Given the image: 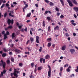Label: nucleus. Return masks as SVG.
Returning a JSON list of instances; mask_svg holds the SVG:
<instances>
[{"label":"nucleus","mask_w":78,"mask_h":78,"mask_svg":"<svg viewBox=\"0 0 78 78\" xmlns=\"http://www.w3.org/2000/svg\"><path fill=\"white\" fill-rule=\"evenodd\" d=\"M0 62H1V63H0V66H2L3 68L5 69V67H6V62H3L2 60H1Z\"/></svg>","instance_id":"nucleus-1"},{"label":"nucleus","mask_w":78,"mask_h":78,"mask_svg":"<svg viewBox=\"0 0 78 78\" xmlns=\"http://www.w3.org/2000/svg\"><path fill=\"white\" fill-rule=\"evenodd\" d=\"M7 23H8L9 25L11 23V25H13L14 23V20L12 19L11 20L9 18L8 19Z\"/></svg>","instance_id":"nucleus-2"},{"label":"nucleus","mask_w":78,"mask_h":78,"mask_svg":"<svg viewBox=\"0 0 78 78\" xmlns=\"http://www.w3.org/2000/svg\"><path fill=\"white\" fill-rule=\"evenodd\" d=\"M48 68H49V70L48 72V76L49 77H51V68L50 67V65H48Z\"/></svg>","instance_id":"nucleus-3"},{"label":"nucleus","mask_w":78,"mask_h":78,"mask_svg":"<svg viewBox=\"0 0 78 78\" xmlns=\"http://www.w3.org/2000/svg\"><path fill=\"white\" fill-rule=\"evenodd\" d=\"M12 50L13 51H15L16 53L19 54L20 53V51L16 48L12 49Z\"/></svg>","instance_id":"nucleus-4"},{"label":"nucleus","mask_w":78,"mask_h":78,"mask_svg":"<svg viewBox=\"0 0 78 78\" xmlns=\"http://www.w3.org/2000/svg\"><path fill=\"white\" fill-rule=\"evenodd\" d=\"M67 2L68 3H69V5L71 7H72L73 6V5L72 3V1H70V0H66Z\"/></svg>","instance_id":"nucleus-5"},{"label":"nucleus","mask_w":78,"mask_h":78,"mask_svg":"<svg viewBox=\"0 0 78 78\" xmlns=\"http://www.w3.org/2000/svg\"><path fill=\"white\" fill-rule=\"evenodd\" d=\"M74 10L76 12L77 16H78V7H75L73 8Z\"/></svg>","instance_id":"nucleus-6"},{"label":"nucleus","mask_w":78,"mask_h":78,"mask_svg":"<svg viewBox=\"0 0 78 78\" xmlns=\"http://www.w3.org/2000/svg\"><path fill=\"white\" fill-rule=\"evenodd\" d=\"M45 59H44L43 58H41L40 59V61L41 62V63H42V61L43 62V63H45Z\"/></svg>","instance_id":"nucleus-7"},{"label":"nucleus","mask_w":78,"mask_h":78,"mask_svg":"<svg viewBox=\"0 0 78 78\" xmlns=\"http://www.w3.org/2000/svg\"><path fill=\"white\" fill-rule=\"evenodd\" d=\"M36 42L37 43H39V37L38 36H37L36 37Z\"/></svg>","instance_id":"nucleus-8"},{"label":"nucleus","mask_w":78,"mask_h":78,"mask_svg":"<svg viewBox=\"0 0 78 78\" xmlns=\"http://www.w3.org/2000/svg\"><path fill=\"white\" fill-rule=\"evenodd\" d=\"M66 47L67 46L66 45V44H64L63 46L62 47V50H65Z\"/></svg>","instance_id":"nucleus-9"},{"label":"nucleus","mask_w":78,"mask_h":78,"mask_svg":"<svg viewBox=\"0 0 78 78\" xmlns=\"http://www.w3.org/2000/svg\"><path fill=\"white\" fill-rule=\"evenodd\" d=\"M16 24L17 25V27H18L19 29H21L22 28V27H23V25L19 26V24L18 22H17L16 23Z\"/></svg>","instance_id":"nucleus-10"},{"label":"nucleus","mask_w":78,"mask_h":78,"mask_svg":"<svg viewBox=\"0 0 78 78\" xmlns=\"http://www.w3.org/2000/svg\"><path fill=\"white\" fill-rule=\"evenodd\" d=\"M73 2V3H74L75 5H77L78 2L76 1L75 0H71Z\"/></svg>","instance_id":"nucleus-11"},{"label":"nucleus","mask_w":78,"mask_h":78,"mask_svg":"<svg viewBox=\"0 0 78 78\" xmlns=\"http://www.w3.org/2000/svg\"><path fill=\"white\" fill-rule=\"evenodd\" d=\"M71 53L72 54H73V53H74V52H75V49H70V50Z\"/></svg>","instance_id":"nucleus-12"},{"label":"nucleus","mask_w":78,"mask_h":78,"mask_svg":"<svg viewBox=\"0 0 78 78\" xmlns=\"http://www.w3.org/2000/svg\"><path fill=\"white\" fill-rule=\"evenodd\" d=\"M50 58V55H46L45 56V59H49Z\"/></svg>","instance_id":"nucleus-13"},{"label":"nucleus","mask_w":78,"mask_h":78,"mask_svg":"<svg viewBox=\"0 0 78 78\" xmlns=\"http://www.w3.org/2000/svg\"><path fill=\"white\" fill-rule=\"evenodd\" d=\"M55 30H59V27L58 26H57L55 27L54 28Z\"/></svg>","instance_id":"nucleus-14"},{"label":"nucleus","mask_w":78,"mask_h":78,"mask_svg":"<svg viewBox=\"0 0 78 78\" xmlns=\"http://www.w3.org/2000/svg\"><path fill=\"white\" fill-rule=\"evenodd\" d=\"M15 37H16V36H15V33H13L12 35V39H14Z\"/></svg>","instance_id":"nucleus-15"},{"label":"nucleus","mask_w":78,"mask_h":78,"mask_svg":"<svg viewBox=\"0 0 78 78\" xmlns=\"http://www.w3.org/2000/svg\"><path fill=\"white\" fill-rule=\"evenodd\" d=\"M7 38V34H5L4 35V39L5 40V39H6Z\"/></svg>","instance_id":"nucleus-16"},{"label":"nucleus","mask_w":78,"mask_h":78,"mask_svg":"<svg viewBox=\"0 0 78 78\" xmlns=\"http://www.w3.org/2000/svg\"><path fill=\"white\" fill-rule=\"evenodd\" d=\"M31 12H30L27 15V17H30V16H31Z\"/></svg>","instance_id":"nucleus-17"},{"label":"nucleus","mask_w":78,"mask_h":78,"mask_svg":"<svg viewBox=\"0 0 78 78\" xmlns=\"http://www.w3.org/2000/svg\"><path fill=\"white\" fill-rule=\"evenodd\" d=\"M42 66H39L37 68L38 70H42Z\"/></svg>","instance_id":"nucleus-18"},{"label":"nucleus","mask_w":78,"mask_h":78,"mask_svg":"<svg viewBox=\"0 0 78 78\" xmlns=\"http://www.w3.org/2000/svg\"><path fill=\"white\" fill-rule=\"evenodd\" d=\"M13 74L14 76H15L16 77V78H17V77H18V75H17V74L15 72H14V73H13Z\"/></svg>","instance_id":"nucleus-19"},{"label":"nucleus","mask_w":78,"mask_h":78,"mask_svg":"<svg viewBox=\"0 0 78 78\" xmlns=\"http://www.w3.org/2000/svg\"><path fill=\"white\" fill-rule=\"evenodd\" d=\"M10 60L11 61H12V62H14V58H13V57L11 58Z\"/></svg>","instance_id":"nucleus-20"},{"label":"nucleus","mask_w":78,"mask_h":78,"mask_svg":"<svg viewBox=\"0 0 78 78\" xmlns=\"http://www.w3.org/2000/svg\"><path fill=\"white\" fill-rule=\"evenodd\" d=\"M60 2H61V4L62 5L64 6V1L62 0H60Z\"/></svg>","instance_id":"nucleus-21"},{"label":"nucleus","mask_w":78,"mask_h":78,"mask_svg":"<svg viewBox=\"0 0 78 78\" xmlns=\"http://www.w3.org/2000/svg\"><path fill=\"white\" fill-rule=\"evenodd\" d=\"M6 62L7 64H10V63H11V61H10V60H7L6 61Z\"/></svg>","instance_id":"nucleus-22"},{"label":"nucleus","mask_w":78,"mask_h":78,"mask_svg":"<svg viewBox=\"0 0 78 78\" xmlns=\"http://www.w3.org/2000/svg\"><path fill=\"white\" fill-rule=\"evenodd\" d=\"M30 40L31 42H33L34 41V38L32 37H30Z\"/></svg>","instance_id":"nucleus-23"},{"label":"nucleus","mask_w":78,"mask_h":78,"mask_svg":"<svg viewBox=\"0 0 78 78\" xmlns=\"http://www.w3.org/2000/svg\"><path fill=\"white\" fill-rule=\"evenodd\" d=\"M2 56L3 57V58L5 57V56H6V54L5 53H3L2 54Z\"/></svg>","instance_id":"nucleus-24"},{"label":"nucleus","mask_w":78,"mask_h":78,"mask_svg":"<svg viewBox=\"0 0 78 78\" xmlns=\"http://www.w3.org/2000/svg\"><path fill=\"white\" fill-rule=\"evenodd\" d=\"M47 19L48 20V21H50L51 20V18H50V17L48 16L47 17Z\"/></svg>","instance_id":"nucleus-25"},{"label":"nucleus","mask_w":78,"mask_h":78,"mask_svg":"<svg viewBox=\"0 0 78 78\" xmlns=\"http://www.w3.org/2000/svg\"><path fill=\"white\" fill-rule=\"evenodd\" d=\"M55 10L56 11H57V12H59V8L57 7H55Z\"/></svg>","instance_id":"nucleus-26"},{"label":"nucleus","mask_w":78,"mask_h":78,"mask_svg":"<svg viewBox=\"0 0 78 78\" xmlns=\"http://www.w3.org/2000/svg\"><path fill=\"white\" fill-rule=\"evenodd\" d=\"M6 69H4L3 72H1L2 73H3L4 74H5L6 73Z\"/></svg>","instance_id":"nucleus-27"},{"label":"nucleus","mask_w":78,"mask_h":78,"mask_svg":"<svg viewBox=\"0 0 78 78\" xmlns=\"http://www.w3.org/2000/svg\"><path fill=\"white\" fill-rule=\"evenodd\" d=\"M1 1L2 3V2L3 3H5L6 2V1L5 0H4V1H3V0H0V1Z\"/></svg>","instance_id":"nucleus-28"},{"label":"nucleus","mask_w":78,"mask_h":78,"mask_svg":"<svg viewBox=\"0 0 78 78\" xmlns=\"http://www.w3.org/2000/svg\"><path fill=\"white\" fill-rule=\"evenodd\" d=\"M51 43H48V47H50L51 46Z\"/></svg>","instance_id":"nucleus-29"},{"label":"nucleus","mask_w":78,"mask_h":78,"mask_svg":"<svg viewBox=\"0 0 78 78\" xmlns=\"http://www.w3.org/2000/svg\"><path fill=\"white\" fill-rule=\"evenodd\" d=\"M8 28H9V29H12V26L11 25H10L8 27Z\"/></svg>","instance_id":"nucleus-30"},{"label":"nucleus","mask_w":78,"mask_h":78,"mask_svg":"<svg viewBox=\"0 0 78 78\" xmlns=\"http://www.w3.org/2000/svg\"><path fill=\"white\" fill-rule=\"evenodd\" d=\"M49 5L50 6H53V5H54V4L52 2H50Z\"/></svg>","instance_id":"nucleus-31"},{"label":"nucleus","mask_w":78,"mask_h":78,"mask_svg":"<svg viewBox=\"0 0 78 78\" xmlns=\"http://www.w3.org/2000/svg\"><path fill=\"white\" fill-rule=\"evenodd\" d=\"M42 24L43 27H45V21H43Z\"/></svg>","instance_id":"nucleus-32"},{"label":"nucleus","mask_w":78,"mask_h":78,"mask_svg":"<svg viewBox=\"0 0 78 78\" xmlns=\"http://www.w3.org/2000/svg\"><path fill=\"white\" fill-rule=\"evenodd\" d=\"M16 70L17 69H14L15 71L14 72H15V73H19V72L18 71H16Z\"/></svg>","instance_id":"nucleus-33"},{"label":"nucleus","mask_w":78,"mask_h":78,"mask_svg":"<svg viewBox=\"0 0 78 78\" xmlns=\"http://www.w3.org/2000/svg\"><path fill=\"white\" fill-rule=\"evenodd\" d=\"M40 49H39V51L40 52H41L42 51V47H40Z\"/></svg>","instance_id":"nucleus-34"},{"label":"nucleus","mask_w":78,"mask_h":78,"mask_svg":"<svg viewBox=\"0 0 78 78\" xmlns=\"http://www.w3.org/2000/svg\"><path fill=\"white\" fill-rule=\"evenodd\" d=\"M77 69H75V72H78V66H76Z\"/></svg>","instance_id":"nucleus-35"},{"label":"nucleus","mask_w":78,"mask_h":78,"mask_svg":"<svg viewBox=\"0 0 78 78\" xmlns=\"http://www.w3.org/2000/svg\"><path fill=\"white\" fill-rule=\"evenodd\" d=\"M6 16H7V13L5 12L4 13V17H6Z\"/></svg>","instance_id":"nucleus-36"},{"label":"nucleus","mask_w":78,"mask_h":78,"mask_svg":"<svg viewBox=\"0 0 78 78\" xmlns=\"http://www.w3.org/2000/svg\"><path fill=\"white\" fill-rule=\"evenodd\" d=\"M27 48L28 51H31V48H28V47H27Z\"/></svg>","instance_id":"nucleus-37"},{"label":"nucleus","mask_w":78,"mask_h":78,"mask_svg":"<svg viewBox=\"0 0 78 78\" xmlns=\"http://www.w3.org/2000/svg\"><path fill=\"white\" fill-rule=\"evenodd\" d=\"M65 35L66 37H69V34L68 33H66L65 34Z\"/></svg>","instance_id":"nucleus-38"},{"label":"nucleus","mask_w":78,"mask_h":78,"mask_svg":"<svg viewBox=\"0 0 78 78\" xmlns=\"http://www.w3.org/2000/svg\"><path fill=\"white\" fill-rule=\"evenodd\" d=\"M59 75L61 77L62 76V72H60L59 73Z\"/></svg>","instance_id":"nucleus-39"},{"label":"nucleus","mask_w":78,"mask_h":78,"mask_svg":"<svg viewBox=\"0 0 78 78\" xmlns=\"http://www.w3.org/2000/svg\"><path fill=\"white\" fill-rule=\"evenodd\" d=\"M5 6V4H3L2 6L1 7V8H3Z\"/></svg>","instance_id":"nucleus-40"},{"label":"nucleus","mask_w":78,"mask_h":78,"mask_svg":"<svg viewBox=\"0 0 78 78\" xmlns=\"http://www.w3.org/2000/svg\"><path fill=\"white\" fill-rule=\"evenodd\" d=\"M9 15L10 16H11V17H14V15H12L11 14V13H9Z\"/></svg>","instance_id":"nucleus-41"},{"label":"nucleus","mask_w":78,"mask_h":78,"mask_svg":"<svg viewBox=\"0 0 78 78\" xmlns=\"http://www.w3.org/2000/svg\"><path fill=\"white\" fill-rule=\"evenodd\" d=\"M48 13V11L46 10L45 12V13H44V15H46V14H47Z\"/></svg>","instance_id":"nucleus-42"},{"label":"nucleus","mask_w":78,"mask_h":78,"mask_svg":"<svg viewBox=\"0 0 78 78\" xmlns=\"http://www.w3.org/2000/svg\"><path fill=\"white\" fill-rule=\"evenodd\" d=\"M68 66H69V64H66V65H64V67H68Z\"/></svg>","instance_id":"nucleus-43"},{"label":"nucleus","mask_w":78,"mask_h":78,"mask_svg":"<svg viewBox=\"0 0 78 78\" xmlns=\"http://www.w3.org/2000/svg\"><path fill=\"white\" fill-rule=\"evenodd\" d=\"M64 16H63V15H61L60 17L61 19H63V18H64Z\"/></svg>","instance_id":"nucleus-44"},{"label":"nucleus","mask_w":78,"mask_h":78,"mask_svg":"<svg viewBox=\"0 0 78 78\" xmlns=\"http://www.w3.org/2000/svg\"><path fill=\"white\" fill-rule=\"evenodd\" d=\"M25 54H27V55H30V52H25Z\"/></svg>","instance_id":"nucleus-45"},{"label":"nucleus","mask_w":78,"mask_h":78,"mask_svg":"<svg viewBox=\"0 0 78 78\" xmlns=\"http://www.w3.org/2000/svg\"><path fill=\"white\" fill-rule=\"evenodd\" d=\"M62 70H63V67H61L60 68V72H62Z\"/></svg>","instance_id":"nucleus-46"},{"label":"nucleus","mask_w":78,"mask_h":78,"mask_svg":"<svg viewBox=\"0 0 78 78\" xmlns=\"http://www.w3.org/2000/svg\"><path fill=\"white\" fill-rule=\"evenodd\" d=\"M6 34H7V35H9V31H7L6 32Z\"/></svg>","instance_id":"nucleus-47"},{"label":"nucleus","mask_w":78,"mask_h":78,"mask_svg":"<svg viewBox=\"0 0 78 78\" xmlns=\"http://www.w3.org/2000/svg\"><path fill=\"white\" fill-rule=\"evenodd\" d=\"M3 49L5 52H6V51H7V50H6L5 48H4Z\"/></svg>","instance_id":"nucleus-48"},{"label":"nucleus","mask_w":78,"mask_h":78,"mask_svg":"<svg viewBox=\"0 0 78 78\" xmlns=\"http://www.w3.org/2000/svg\"><path fill=\"white\" fill-rule=\"evenodd\" d=\"M34 63H31V66L32 67H33V66H34Z\"/></svg>","instance_id":"nucleus-49"},{"label":"nucleus","mask_w":78,"mask_h":78,"mask_svg":"<svg viewBox=\"0 0 78 78\" xmlns=\"http://www.w3.org/2000/svg\"><path fill=\"white\" fill-rule=\"evenodd\" d=\"M5 5L6 6H7V7H9V5L8 3H6L5 4Z\"/></svg>","instance_id":"nucleus-50"},{"label":"nucleus","mask_w":78,"mask_h":78,"mask_svg":"<svg viewBox=\"0 0 78 78\" xmlns=\"http://www.w3.org/2000/svg\"><path fill=\"white\" fill-rule=\"evenodd\" d=\"M9 28H8V27H5V31H7V30H8V29H9Z\"/></svg>","instance_id":"nucleus-51"},{"label":"nucleus","mask_w":78,"mask_h":78,"mask_svg":"<svg viewBox=\"0 0 78 78\" xmlns=\"http://www.w3.org/2000/svg\"><path fill=\"white\" fill-rule=\"evenodd\" d=\"M56 14L57 16H59V15H60V13L59 12H57Z\"/></svg>","instance_id":"nucleus-52"},{"label":"nucleus","mask_w":78,"mask_h":78,"mask_svg":"<svg viewBox=\"0 0 78 78\" xmlns=\"http://www.w3.org/2000/svg\"><path fill=\"white\" fill-rule=\"evenodd\" d=\"M25 6L26 8H28V4H25Z\"/></svg>","instance_id":"nucleus-53"},{"label":"nucleus","mask_w":78,"mask_h":78,"mask_svg":"<svg viewBox=\"0 0 78 78\" xmlns=\"http://www.w3.org/2000/svg\"><path fill=\"white\" fill-rule=\"evenodd\" d=\"M70 69L69 68H68L66 69V71L67 72H70Z\"/></svg>","instance_id":"nucleus-54"},{"label":"nucleus","mask_w":78,"mask_h":78,"mask_svg":"<svg viewBox=\"0 0 78 78\" xmlns=\"http://www.w3.org/2000/svg\"><path fill=\"white\" fill-rule=\"evenodd\" d=\"M3 15H2V13H1V12H0V17L1 18L2 17H3Z\"/></svg>","instance_id":"nucleus-55"},{"label":"nucleus","mask_w":78,"mask_h":78,"mask_svg":"<svg viewBox=\"0 0 78 78\" xmlns=\"http://www.w3.org/2000/svg\"><path fill=\"white\" fill-rule=\"evenodd\" d=\"M30 78H34V76L32 75H31L30 76Z\"/></svg>","instance_id":"nucleus-56"},{"label":"nucleus","mask_w":78,"mask_h":78,"mask_svg":"<svg viewBox=\"0 0 78 78\" xmlns=\"http://www.w3.org/2000/svg\"><path fill=\"white\" fill-rule=\"evenodd\" d=\"M44 1L45 2H46V3H49V1L48 0H44Z\"/></svg>","instance_id":"nucleus-57"},{"label":"nucleus","mask_w":78,"mask_h":78,"mask_svg":"<svg viewBox=\"0 0 78 78\" xmlns=\"http://www.w3.org/2000/svg\"><path fill=\"white\" fill-rule=\"evenodd\" d=\"M41 30L42 31H43V30L41 29V28L39 29L38 30V31H41Z\"/></svg>","instance_id":"nucleus-58"},{"label":"nucleus","mask_w":78,"mask_h":78,"mask_svg":"<svg viewBox=\"0 0 78 78\" xmlns=\"http://www.w3.org/2000/svg\"><path fill=\"white\" fill-rule=\"evenodd\" d=\"M22 65H23L21 63H19V65L20 66V67H22Z\"/></svg>","instance_id":"nucleus-59"},{"label":"nucleus","mask_w":78,"mask_h":78,"mask_svg":"<svg viewBox=\"0 0 78 78\" xmlns=\"http://www.w3.org/2000/svg\"><path fill=\"white\" fill-rule=\"evenodd\" d=\"M5 31L3 30V31L2 32V34H5Z\"/></svg>","instance_id":"nucleus-60"},{"label":"nucleus","mask_w":78,"mask_h":78,"mask_svg":"<svg viewBox=\"0 0 78 78\" xmlns=\"http://www.w3.org/2000/svg\"><path fill=\"white\" fill-rule=\"evenodd\" d=\"M30 42V40H28V41L26 42V44H28V43Z\"/></svg>","instance_id":"nucleus-61"},{"label":"nucleus","mask_w":78,"mask_h":78,"mask_svg":"<svg viewBox=\"0 0 78 78\" xmlns=\"http://www.w3.org/2000/svg\"><path fill=\"white\" fill-rule=\"evenodd\" d=\"M51 38L50 37L49 38H48L47 41H51Z\"/></svg>","instance_id":"nucleus-62"},{"label":"nucleus","mask_w":78,"mask_h":78,"mask_svg":"<svg viewBox=\"0 0 78 78\" xmlns=\"http://www.w3.org/2000/svg\"><path fill=\"white\" fill-rule=\"evenodd\" d=\"M74 17H75V18H76L77 17V16H76V14H74Z\"/></svg>","instance_id":"nucleus-63"},{"label":"nucleus","mask_w":78,"mask_h":78,"mask_svg":"<svg viewBox=\"0 0 78 78\" xmlns=\"http://www.w3.org/2000/svg\"><path fill=\"white\" fill-rule=\"evenodd\" d=\"M48 31H50V26L48 27Z\"/></svg>","instance_id":"nucleus-64"}]
</instances>
